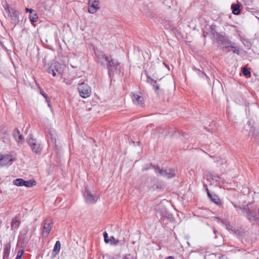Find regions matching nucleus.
Masks as SVG:
<instances>
[{"instance_id":"obj_1","label":"nucleus","mask_w":259,"mask_h":259,"mask_svg":"<svg viewBox=\"0 0 259 259\" xmlns=\"http://www.w3.org/2000/svg\"><path fill=\"white\" fill-rule=\"evenodd\" d=\"M78 90L80 96L83 98L89 97L92 93V88L84 82L78 84Z\"/></svg>"},{"instance_id":"obj_2","label":"nucleus","mask_w":259,"mask_h":259,"mask_svg":"<svg viewBox=\"0 0 259 259\" xmlns=\"http://www.w3.org/2000/svg\"><path fill=\"white\" fill-rule=\"evenodd\" d=\"M47 71L49 73L52 74L53 76L56 75L57 72L61 74L62 70L61 64L58 62L52 64L50 67L47 69Z\"/></svg>"},{"instance_id":"obj_3","label":"nucleus","mask_w":259,"mask_h":259,"mask_svg":"<svg viewBox=\"0 0 259 259\" xmlns=\"http://www.w3.org/2000/svg\"><path fill=\"white\" fill-rule=\"evenodd\" d=\"M27 142L33 152L36 153H39L40 152L41 150L40 145L37 143L35 139L32 138L31 135L29 136Z\"/></svg>"},{"instance_id":"obj_4","label":"nucleus","mask_w":259,"mask_h":259,"mask_svg":"<svg viewBox=\"0 0 259 259\" xmlns=\"http://www.w3.org/2000/svg\"><path fill=\"white\" fill-rule=\"evenodd\" d=\"M5 10L8 14V16L14 22H17L19 20V13L15 9L10 8L8 5L5 7Z\"/></svg>"},{"instance_id":"obj_5","label":"nucleus","mask_w":259,"mask_h":259,"mask_svg":"<svg viewBox=\"0 0 259 259\" xmlns=\"http://www.w3.org/2000/svg\"><path fill=\"white\" fill-rule=\"evenodd\" d=\"M13 183L17 186H25L26 187H31L35 185V182L34 180L24 181L22 179H17L14 180Z\"/></svg>"},{"instance_id":"obj_6","label":"nucleus","mask_w":259,"mask_h":259,"mask_svg":"<svg viewBox=\"0 0 259 259\" xmlns=\"http://www.w3.org/2000/svg\"><path fill=\"white\" fill-rule=\"evenodd\" d=\"M84 197L85 201L90 204H93L96 202L98 200V196L92 193L89 189L86 188L84 193Z\"/></svg>"},{"instance_id":"obj_7","label":"nucleus","mask_w":259,"mask_h":259,"mask_svg":"<svg viewBox=\"0 0 259 259\" xmlns=\"http://www.w3.org/2000/svg\"><path fill=\"white\" fill-rule=\"evenodd\" d=\"M155 171L156 173H158L160 175L169 179L172 178L176 176L175 169H165L163 170L158 167L155 168Z\"/></svg>"},{"instance_id":"obj_8","label":"nucleus","mask_w":259,"mask_h":259,"mask_svg":"<svg viewBox=\"0 0 259 259\" xmlns=\"http://www.w3.org/2000/svg\"><path fill=\"white\" fill-rule=\"evenodd\" d=\"M99 1L97 0H90L89 1L88 12L90 14H95L100 9Z\"/></svg>"},{"instance_id":"obj_9","label":"nucleus","mask_w":259,"mask_h":259,"mask_svg":"<svg viewBox=\"0 0 259 259\" xmlns=\"http://www.w3.org/2000/svg\"><path fill=\"white\" fill-rule=\"evenodd\" d=\"M14 160V158L10 155L0 154V167L7 164H11Z\"/></svg>"},{"instance_id":"obj_10","label":"nucleus","mask_w":259,"mask_h":259,"mask_svg":"<svg viewBox=\"0 0 259 259\" xmlns=\"http://www.w3.org/2000/svg\"><path fill=\"white\" fill-rule=\"evenodd\" d=\"M52 228V223L51 221L47 220L44 225V229L42 235L44 237L46 238L48 236L51 229Z\"/></svg>"},{"instance_id":"obj_11","label":"nucleus","mask_w":259,"mask_h":259,"mask_svg":"<svg viewBox=\"0 0 259 259\" xmlns=\"http://www.w3.org/2000/svg\"><path fill=\"white\" fill-rule=\"evenodd\" d=\"M243 210L246 211V215L250 220L257 219L259 217V212L256 210L250 211L248 207L244 208Z\"/></svg>"},{"instance_id":"obj_12","label":"nucleus","mask_w":259,"mask_h":259,"mask_svg":"<svg viewBox=\"0 0 259 259\" xmlns=\"http://www.w3.org/2000/svg\"><path fill=\"white\" fill-rule=\"evenodd\" d=\"M102 56L103 59H105L106 64L109 67L116 68L119 64V63L117 61L112 59L110 57L106 56V55H102Z\"/></svg>"},{"instance_id":"obj_13","label":"nucleus","mask_w":259,"mask_h":259,"mask_svg":"<svg viewBox=\"0 0 259 259\" xmlns=\"http://www.w3.org/2000/svg\"><path fill=\"white\" fill-rule=\"evenodd\" d=\"M132 100L134 103L137 106H142L143 104V97L137 94H134Z\"/></svg>"},{"instance_id":"obj_14","label":"nucleus","mask_w":259,"mask_h":259,"mask_svg":"<svg viewBox=\"0 0 259 259\" xmlns=\"http://www.w3.org/2000/svg\"><path fill=\"white\" fill-rule=\"evenodd\" d=\"M19 226V221L18 220L17 217H15L13 219L12 224H11V229L12 230H15L17 229Z\"/></svg>"},{"instance_id":"obj_15","label":"nucleus","mask_w":259,"mask_h":259,"mask_svg":"<svg viewBox=\"0 0 259 259\" xmlns=\"http://www.w3.org/2000/svg\"><path fill=\"white\" fill-rule=\"evenodd\" d=\"M207 191V194L209 197V198L211 199L212 201H213L215 204H219L220 203V200L218 198V197L215 195H211L210 194V193L208 192V190Z\"/></svg>"},{"instance_id":"obj_16","label":"nucleus","mask_w":259,"mask_h":259,"mask_svg":"<svg viewBox=\"0 0 259 259\" xmlns=\"http://www.w3.org/2000/svg\"><path fill=\"white\" fill-rule=\"evenodd\" d=\"M29 19L31 22L34 23L37 22L38 19L37 14L35 13L34 12H32L29 15Z\"/></svg>"},{"instance_id":"obj_17","label":"nucleus","mask_w":259,"mask_h":259,"mask_svg":"<svg viewBox=\"0 0 259 259\" xmlns=\"http://www.w3.org/2000/svg\"><path fill=\"white\" fill-rule=\"evenodd\" d=\"M61 248V243L59 241H56L55 245L54 247L53 252L55 253L56 254H57L59 253L60 250Z\"/></svg>"},{"instance_id":"obj_18","label":"nucleus","mask_w":259,"mask_h":259,"mask_svg":"<svg viewBox=\"0 0 259 259\" xmlns=\"http://www.w3.org/2000/svg\"><path fill=\"white\" fill-rule=\"evenodd\" d=\"M231 8L232 9V12L234 15H238L240 13L239 6L238 5H232Z\"/></svg>"},{"instance_id":"obj_19","label":"nucleus","mask_w":259,"mask_h":259,"mask_svg":"<svg viewBox=\"0 0 259 259\" xmlns=\"http://www.w3.org/2000/svg\"><path fill=\"white\" fill-rule=\"evenodd\" d=\"M95 54L98 58V61L100 62L102 64H105L106 61L105 60V59H103L102 56V55H105L102 53H99V54H98L96 52H95Z\"/></svg>"},{"instance_id":"obj_20","label":"nucleus","mask_w":259,"mask_h":259,"mask_svg":"<svg viewBox=\"0 0 259 259\" xmlns=\"http://www.w3.org/2000/svg\"><path fill=\"white\" fill-rule=\"evenodd\" d=\"M242 73L246 77H249L250 76V72L249 70L246 68H243Z\"/></svg>"},{"instance_id":"obj_21","label":"nucleus","mask_w":259,"mask_h":259,"mask_svg":"<svg viewBox=\"0 0 259 259\" xmlns=\"http://www.w3.org/2000/svg\"><path fill=\"white\" fill-rule=\"evenodd\" d=\"M18 143H22L23 142V137L22 135H19L18 137L15 138Z\"/></svg>"},{"instance_id":"obj_22","label":"nucleus","mask_w":259,"mask_h":259,"mask_svg":"<svg viewBox=\"0 0 259 259\" xmlns=\"http://www.w3.org/2000/svg\"><path fill=\"white\" fill-rule=\"evenodd\" d=\"M152 82H153V86L154 90L155 91V92L157 91L159 89V87L158 85L155 84L156 83V81L154 80H152L151 83H152Z\"/></svg>"},{"instance_id":"obj_23","label":"nucleus","mask_w":259,"mask_h":259,"mask_svg":"<svg viewBox=\"0 0 259 259\" xmlns=\"http://www.w3.org/2000/svg\"><path fill=\"white\" fill-rule=\"evenodd\" d=\"M109 240V242L111 244H117L118 242V240H116L113 236L111 237L110 240Z\"/></svg>"},{"instance_id":"obj_24","label":"nucleus","mask_w":259,"mask_h":259,"mask_svg":"<svg viewBox=\"0 0 259 259\" xmlns=\"http://www.w3.org/2000/svg\"><path fill=\"white\" fill-rule=\"evenodd\" d=\"M104 237L105 242L106 243H109V240L108 239V234L106 232H105L104 233Z\"/></svg>"},{"instance_id":"obj_25","label":"nucleus","mask_w":259,"mask_h":259,"mask_svg":"<svg viewBox=\"0 0 259 259\" xmlns=\"http://www.w3.org/2000/svg\"><path fill=\"white\" fill-rule=\"evenodd\" d=\"M40 93L46 98V101L47 102H49L47 95L45 94L44 92L43 91V90L42 89H40Z\"/></svg>"},{"instance_id":"obj_26","label":"nucleus","mask_w":259,"mask_h":259,"mask_svg":"<svg viewBox=\"0 0 259 259\" xmlns=\"http://www.w3.org/2000/svg\"><path fill=\"white\" fill-rule=\"evenodd\" d=\"M230 48L232 49V51L234 53L237 54L238 55L239 54L240 51L236 49L235 47L234 46H230Z\"/></svg>"},{"instance_id":"obj_27","label":"nucleus","mask_w":259,"mask_h":259,"mask_svg":"<svg viewBox=\"0 0 259 259\" xmlns=\"http://www.w3.org/2000/svg\"><path fill=\"white\" fill-rule=\"evenodd\" d=\"M23 253H24L23 250H20L18 252L16 257L21 258L22 256L23 255Z\"/></svg>"},{"instance_id":"obj_28","label":"nucleus","mask_w":259,"mask_h":259,"mask_svg":"<svg viewBox=\"0 0 259 259\" xmlns=\"http://www.w3.org/2000/svg\"><path fill=\"white\" fill-rule=\"evenodd\" d=\"M123 259H135V257L134 255L128 254L125 255Z\"/></svg>"},{"instance_id":"obj_29","label":"nucleus","mask_w":259,"mask_h":259,"mask_svg":"<svg viewBox=\"0 0 259 259\" xmlns=\"http://www.w3.org/2000/svg\"><path fill=\"white\" fill-rule=\"evenodd\" d=\"M19 135H20L19 131H18V130H15L14 132V138H15L16 137H18Z\"/></svg>"},{"instance_id":"obj_30","label":"nucleus","mask_w":259,"mask_h":259,"mask_svg":"<svg viewBox=\"0 0 259 259\" xmlns=\"http://www.w3.org/2000/svg\"><path fill=\"white\" fill-rule=\"evenodd\" d=\"M25 10L27 12H29L30 14L32 13V12H34L33 10L29 8H26Z\"/></svg>"},{"instance_id":"obj_31","label":"nucleus","mask_w":259,"mask_h":259,"mask_svg":"<svg viewBox=\"0 0 259 259\" xmlns=\"http://www.w3.org/2000/svg\"><path fill=\"white\" fill-rule=\"evenodd\" d=\"M214 220L215 221L217 222H221V223H223V222L222 221H221L219 218H214Z\"/></svg>"},{"instance_id":"obj_32","label":"nucleus","mask_w":259,"mask_h":259,"mask_svg":"<svg viewBox=\"0 0 259 259\" xmlns=\"http://www.w3.org/2000/svg\"><path fill=\"white\" fill-rule=\"evenodd\" d=\"M167 259H174L172 256H169L167 258Z\"/></svg>"},{"instance_id":"obj_33","label":"nucleus","mask_w":259,"mask_h":259,"mask_svg":"<svg viewBox=\"0 0 259 259\" xmlns=\"http://www.w3.org/2000/svg\"><path fill=\"white\" fill-rule=\"evenodd\" d=\"M0 45L2 46H4L3 45V42L1 40H0Z\"/></svg>"},{"instance_id":"obj_34","label":"nucleus","mask_w":259,"mask_h":259,"mask_svg":"<svg viewBox=\"0 0 259 259\" xmlns=\"http://www.w3.org/2000/svg\"><path fill=\"white\" fill-rule=\"evenodd\" d=\"M2 134V130H0V137H1Z\"/></svg>"},{"instance_id":"obj_35","label":"nucleus","mask_w":259,"mask_h":259,"mask_svg":"<svg viewBox=\"0 0 259 259\" xmlns=\"http://www.w3.org/2000/svg\"><path fill=\"white\" fill-rule=\"evenodd\" d=\"M148 169V168H143V170H147Z\"/></svg>"},{"instance_id":"obj_36","label":"nucleus","mask_w":259,"mask_h":259,"mask_svg":"<svg viewBox=\"0 0 259 259\" xmlns=\"http://www.w3.org/2000/svg\"><path fill=\"white\" fill-rule=\"evenodd\" d=\"M229 48H230V47H225V48H226V49H229Z\"/></svg>"},{"instance_id":"obj_37","label":"nucleus","mask_w":259,"mask_h":259,"mask_svg":"<svg viewBox=\"0 0 259 259\" xmlns=\"http://www.w3.org/2000/svg\"><path fill=\"white\" fill-rule=\"evenodd\" d=\"M110 71H110V69H109L108 72H109V74H110Z\"/></svg>"},{"instance_id":"obj_38","label":"nucleus","mask_w":259,"mask_h":259,"mask_svg":"<svg viewBox=\"0 0 259 259\" xmlns=\"http://www.w3.org/2000/svg\"><path fill=\"white\" fill-rule=\"evenodd\" d=\"M15 259H21V258H19V257H16Z\"/></svg>"}]
</instances>
